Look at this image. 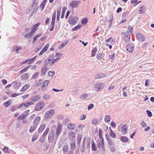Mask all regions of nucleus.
<instances>
[{"mask_svg":"<svg viewBox=\"0 0 154 154\" xmlns=\"http://www.w3.org/2000/svg\"><path fill=\"white\" fill-rule=\"evenodd\" d=\"M47 71V67L46 66H43L41 70V73L43 75H45Z\"/></svg>","mask_w":154,"mask_h":154,"instance_id":"nucleus-21","label":"nucleus"},{"mask_svg":"<svg viewBox=\"0 0 154 154\" xmlns=\"http://www.w3.org/2000/svg\"><path fill=\"white\" fill-rule=\"evenodd\" d=\"M143 7L141 6L140 8V10L139 11V13L140 14H142L144 12V11L143 10Z\"/></svg>","mask_w":154,"mask_h":154,"instance_id":"nucleus-63","label":"nucleus"},{"mask_svg":"<svg viewBox=\"0 0 154 154\" xmlns=\"http://www.w3.org/2000/svg\"><path fill=\"white\" fill-rule=\"evenodd\" d=\"M82 139V135L80 134H79L77 137V143L78 145H79Z\"/></svg>","mask_w":154,"mask_h":154,"instance_id":"nucleus-29","label":"nucleus"},{"mask_svg":"<svg viewBox=\"0 0 154 154\" xmlns=\"http://www.w3.org/2000/svg\"><path fill=\"white\" fill-rule=\"evenodd\" d=\"M54 113V110L51 109L49 111L46 112L45 114V117L46 119L50 118L52 116Z\"/></svg>","mask_w":154,"mask_h":154,"instance_id":"nucleus-6","label":"nucleus"},{"mask_svg":"<svg viewBox=\"0 0 154 154\" xmlns=\"http://www.w3.org/2000/svg\"><path fill=\"white\" fill-rule=\"evenodd\" d=\"M49 44H46L42 49L45 51H46L47 50L49 47Z\"/></svg>","mask_w":154,"mask_h":154,"instance_id":"nucleus-59","label":"nucleus"},{"mask_svg":"<svg viewBox=\"0 0 154 154\" xmlns=\"http://www.w3.org/2000/svg\"><path fill=\"white\" fill-rule=\"evenodd\" d=\"M55 74V72L54 71L51 70L48 72V75L50 77H53Z\"/></svg>","mask_w":154,"mask_h":154,"instance_id":"nucleus-45","label":"nucleus"},{"mask_svg":"<svg viewBox=\"0 0 154 154\" xmlns=\"http://www.w3.org/2000/svg\"><path fill=\"white\" fill-rule=\"evenodd\" d=\"M111 118L110 116L107 115L105 116L104 119V121L106 123L110 122Z\"/></svg>","mask_w":154,"mask_h":154,"instance_id":"nucleus-27","label":"nucleus"},{"mask_svg":"<svg viewBox=\"0 0 154 154\" xmlns=\"http://www.w3.org/2000/svg\"><path fill=\"white\" fill-rule=\"evenodd\" d=\"M128 127L126 125L124 124L121 128L122 131V134H125L127 133Z\"/></svg>","mask_w":154,"mask_h":154,"instance_id":"nucleus-13","label":"nucleus"},{"mask_svg":"<svg viewBox=\"0 0 154 154\" xmlns=\"http://www.w3.org/2000/svg\"><path fill=\"white\" fill-rule=\"evenodd\" d=\"M88 22V19L87 18H84L82 21V23L85 25Z\"/></svg>","mask_w":154,"mask_h":154,"instance_id":"nucleus-50","label":"nucleus"},{"mask_svg":"<svg viewBox=\"0 0 154 154\" xmlns=\"http://www.w3.org/2000/svg\"><path fill=\"white\" fill-rule=\"evenodd\" d=\"M106 76V75L104 73H101L96 75L95 76V78L96 79H101L105 77Z\"/></svg>","mask_w":154,"mask_h":154,"instance_id":"nucleus-23","label":"nucleus"},{"mask_svg":"<svg viewBox=\"0 0 154 154\" xmlns=\"http://www.w3.org/2000/svg\"><path fill=\"white\" fill-rule=\"evenodd\" d=\"M54 131H51L48 136V141L49 143H52L54 139Z\"/></svg>","mask_w":154,"mask_h":154,"instance_id":"nucleus-8","label":"nucleus"},{"mask_svg":"<svg viewBox=\"0 0 154 154\" xmlns=\"http://www.w3.org/2000/svg\"><path fill=\"white\" fill-rule=\"evenodd\" d=\"M120 140L123 142H127L128 141V139L126 137L122 136L120 137Z\"/></svg>","mask_w":154,"mask_h":154,"instance_id":"nucleus-28","label":"nucleus"},{"mask_svg":"<svg viewBox=\"0 0 154 154\" xmlns=\"http://www.w3.org/2000/svg\"><path fill=\"white\" fill-rule=\"evenodd\" d=\"M80 3V2L79 1L74 0L71 2L69 4V6L73 9L74 8H77Z\"/></svg>","mask_w":154,"mask_h":154,"instance_id":"nucleus-4","label":"nucleus"},{"mask_svg":"<svg viewBox=\"0 0 154 154\" xmlns=\"http://www.w3.org/2000/svg\"><path fill=\"white\" fill-rule=\"evenodd\" d=\"M88 96V94L87 93L82 94L80 97L81 99L84 100Z\"/></svg>","mask_w":154,"mask_h":154,"instance_id":"nucleus-25","label":"nucleus"},{"mask_svg":"<svg viewBox=\"0 0 154 154\" xmlns=\"http://www.w3.org/2000/svg\"><path fill=\"white\" fill-rule=\"evenodd\" d=\"M32 35L29 32V33L26 34L25 36V38L28 39L30 38L32 36Z\"/></svg>","mask_w":154,"mask_h":154,"instance_id":"nucleus-48","label":"nucleus"},{"mask_svg":"<svg viewBox=\"0 0 154 154\" xmlns=\"http://www.w3.org/2000/svg\"><path fill=\"white\" fill-rule=\"evenodd\" d=\"M66 8L65 7H63V9L62 11L61 15V18H63V17L64 15V13L65 11L66 10Z\"/></svg>","mask_w":154,"mask_h":154,"instance_id":"nucleus-40","label":"nucleus"},{"mask_svg":"<svg viewBox=\"0 0 154 154\" xmlns=\"http://www.w3.org/2000/svg\"><path fill=\"white\" fill-rule=\"evenodd\" d=\"M106 139L108 141L109 147L114 146L115 143L112 142V140L111 139H108L106 138Z\"/></svg>","mask_w":154,"mask_h":154,"instance_id":"nucleus-24","label":"nucleus"},{"mask_svg":"<svg viewBox=\"0 0 154 154\" xmlns=\"http://www.w3.org/2000/svg\"><path fill=\"white\" fill-rule=\"evenodd\" d=\"M86 118V116L84 115L83 114V115L80 116L79 120H85Z\"/></svg>","mask_w":154,"mask_h":154,"instance_id":"nucleus-61","label":"nucleus"},{"mask_svg":"<svg viewBox=\"0 0 154 154\" xmlns=\"http://www.w3.org/2000/svg\"><path fill=\"white\" fill-rule=\"evenodd\" d=\"M70 145V150H73L75 148V141H70L69 142Z\"/></svg>","mask_w":154,"mask_h":154,"instance_id":"nucleus-20","label":"nucleus"},{"mask_svg":"<svg viewBox=\"0 0 154 154\" xmlns=\"http://www.w3.org/2000/svg\"><path fill=\"white\" fill-rule=\"evenodd\" d=\"M29 112V110H27L26 111H25L23 113V114L26 117L28 115V114Z\"/></svg>","mask_w":154,"mask_h":154,"instance_id":"nucleus-60","label":"nucleus"},{"mask_svg":"<svg viewBox=\"0 0 154 154\" xmlns=\"http://www.w3.org/2000/svg\"><path fill=\"white\" fill-rule=\"evenodd\" d=\"M26 117L23 114L22 115H20V116H19L17 118V119L18 120H20L21 119L22 120L24 119Z\"/></svg>","mask_w":154,"mask_h":154,"instance_id":"nucleus-55","label":"nucleus"},{"mask_svg":"<svg viewBox=\"0 0 154 154\" xmlns=\"http://www.w3.org/2000/svg\"><path fill=\"white\" fill-rule=\"evenodd\" d=\"M40 98L39 95H37L32 97L30 98V101H36L39 100Z\"/></svg>","mask_w":154,"mask_h":154,"instance_id":"nucleus-17","label":"nucleus"},{"mask_svg":"<svg viewBox=\"0 0 154 154\" xmlns=\"http://www.w3.org/2000/svg\"><path fill=\"white\" fill-rule=\"evenodd\" d=\"M51 61V59H48V60H45V65H47Z\"/></svg>","mask_w":154,"mask_h":154,"instance_id":"nucleus-62","label":"nucleus"},{"mask_svg":"<svg viewBox=\"0 0 154 154\" xmlns=\"http://www.w3.org/2000/svg\"><path fill=\"white\" fill-rule=\"evenodd\" d=\"M41 119L40 117L38 116L36 117L33 123V125H35L38 126V125L39 124V122L40 120Z\"/></svg>","mask_w":154,"mask_h":154,"instance_id":"nucleus-14","label":"nucleus"},{"mask_svg":"<svg viewBox=\"0 0 154 154\" xmlns=\"http://www.w3.org/2000/svg\"><path fill=\"white\" fill-rule=\"evenodd\" d=\"M51 26L50 28V31H52L54 29L55 26V23H53V22H51Z\"/></svg>","mask_w":154,"mask_h":154,"instance_id":"nucleus-52","label":"nucleus"},{"mask_svg":"<svg viewBox=\"0 0 154 154\" xmlns=\"http://www.w3.org/2000/svg\"><path fill=\"white\" fill-rule=\"evenodd\" d=\"M91 148L93 151H96L97 150L93 140L91 141Z\"/></svg>","mask_w":154,"mask_h":154,"instance_id":"nucleus-34","label":"nucleus"},{"mask_svg":"<svg viewBox=\"0 0 154 154\" xmlns=\"http://www.w3.org/2000/svg\"><path fill=\"white\" fill-rule=\"evenodd\" d=\"M129 12L128 11H126L123 13L122 14V17L123 18H125L129 14Z\"/></svg>","mask_w":154,"mask_h":154,"instance_id":"nucleus-46","label":"nucleus"},{"mask_svg":"<svg viewBox=\"0 0 154 154\" xmlns=\"http://www.w3.org/2000/svg\"><path fill=\"white\" fill-rule=\"evenodd\" d=\"M68 41H67L66 42H65L64 43H62L61 45H60L59 47H58V48L59 49H61L63 47L65 46L68 43Z\"/></svg>","mask_w":154,"mask_h":154,"instance_id":"nucleus-54","label":"nucleus"},{"mask_svg":"<svg viewBox=\"0 0 154 154\" xmlns=\"http://www.w3.org/2000/svg\"><path fill=\"white\" fill-rule=\"evenodd\" d=\"M29 77V74H24L21 76L20 78L22 80H25L28 79Z\"/></svg>","mask_w":154,"mask_h":154,"instance_id":"nucleus-19","label":"nucleus"},{"mask_svg":"<svg viewBox=\"0 0 154 154\" xmlns=\"http://www.w3.org/2000/svg\"><path fill=\"white\" fill-rule=\"evenodd\" d=\"M22 47L20 46H17L15 47V51L17 54L19 53V51L21 49Z\"/></svg>","mask_w":154,"mask_h":154,"instance_id":"nucleus-41","label":"nucleus"},{"mask_svg":"<svg viewBox=\"0 0 154 154\" xmlns=\"http://www.w3.org/2000/svg\"><path fill=\"white\" fill-rule=\"evenodd\" d=\"M46 125L45 124L43 123L41 124L38 130V133H41L44 129Z\"/></svg>","mask_w":154,"mask_h":154,"instance_id":"nucleus-18","label":"nucleus"},{"mask_svg":"<svg viewBox=\"0 0 154 154\" xmlns=\"http://www.w3.org/2000/svg\"><path fill=\"white\" fill-rule=\"evenodd\" d=\"M68 137L70 140V141H75V133L73 132H69L68 133Z\"/></svg>","mask_w":154,"mask_h":154,"instance_id":"nucleus-7","label":"nucleus"},{"mask_svg":"<svg viewBox=\"0 0 154 154\" xmlns=\"http://www.w3.org/2000/svg\"><path fill=\"white\" fill-rule=\"evenodd\" d=\"M110 150L112 152H114L116 151V147L113 146H111L109 147Z\"/></svg>","mask_w":154,"mask_h":154,"instance_id":"nucleus-51","label":"nucleus"},{"mask_svg":"<svg viewBox=\"0 0 154 154\" xmlns=\"http://www.w3.org/2000/svg\"><path fill=\"white\" fill-rule=\"evenodd\" d=\"M122 34L124 35V39L125 42H128L130 41V35L128 32H123Z\"/></svg>","mask_w":154,"mask_h":154,"instance_id":"nucleus-3","label":"nucleus"},{"mask_svg":"<svg viewBox=\"0 0 154 154\" xmlns=\"http://www.w3.org/2000/svg\"><path fill=\"white\" fill-rule=\"evenodd\" d=\"M49 83L48 80H46L43 82L41 88L42 91H44L46 89Z\"/></svg>","mask_w":154,"mask_h":154,"instance_id":"nucleus-11","label":"nucleus"},{"mask_svg":"<svg viewBox=\"0 0 154 154\" xmlns=\"http://www.w3.org/2000/svg\"><path fill=\"white\" fill-rule=\"evenodd\" d=\"M101 147L102 149H103L104 151H105V149H104V141H103V138H101Z\"/></svg>","mask_w":154,"mask_h":154,"instance_id":"nucleus-58","label":"nucleus"},{"mask_svg":"<svg viewBox=\"0 0 154 154\" xmlns=\"http://www.w3.org/2000/svg\"><path fill=\"white\" fill-rule=\"evenodd\" d=\"M38 137V135L37 134H33V135L32 138V142H34L37 140Z\"/></svg>","mask_w":154,"mask_h":154,"instance_id":"nucleus-38","label":"nucleus"},{"mask_svg":"<svg viewBox=\"0 0 154 154\" xmlns=\"http://www.w3.org/2000/svg\"><path fill=\"white\" fill-rule=\"evenodd\" d=\"M82 26V25H78L77 26H76L75 27H74L72 28V30L73 31H75L76 30H77L80 28Z\"/></svg>","mask_w":154,"mask_h":154,"instance_id":"nucleus-36","label":"nucleus"},{"mask_svg":"<svg viewBox=\"0 0 154 154\" xmlns=\"http://www.w3.org/2000/svg\"><path fill=\"white\" fill-rule=\"evenodd\" d=\"M39 73V72H37L35 73L34 75H33L32 77V79H35L37 78L38 76Z\"/></svg>","mask_w":154,"mask_h":154,"instance_id":"nucleus-43","label":"nucleus"},{"mask_svg":"<svg viewBox=\"0 0 154 154\" xmlns=\"http://www.w3.org/2000/svg\"><path fill=\"white\" fill-rule=\"evenodd\" d=\"M97 50L96 48H94L91 51V56L92 57H93L95 56V53L97 51Z\"/></svg>","mask_w":154,"mask_h":154,"instance_id":"nucleus-32","label":"nucleus"},{"mask_svg":"<svg viewBox=\"0 0 154 154\" xmlns=\"http://www.w3.org/2000/svg\"><path fill=\"white\" fill-rule=\"evenodd\" d=\"M3 151L6 153H9V152L8 151V148L7 147H5L3 149Z\"/></svg>","mask_w":154,"mask_h":154,"instance_id":"nucleus-56","label":"nucleus"},{"mask_svg":"<svg viewBox=\"0 0 154 154\" xmlns=\"http://www.w3.org/2000/svg\"><path fill=\"white\" fill-rule=\"evenodd\" d=\"M56 15V11H55L52 15L51 22H53V23H55Z\"/></svg>","mask_w":154,"mask_h":154,"instance_id":"nucleus-39","label":"nucleus"},{"mask_svg":"<svg viewBox=\"0 0 154 154\" xmlns=\"http://www.w3.org/2000/svg\"><path fill=\"white\" fill-rule=\"evenodd\" d=\"M103 131L100 128H99V138L101 139L102 138V134Z\"/></svg>","mask_w":154,"mask_h":154,"instance_id":"nucleus-53","label":"nucleus"},{"mask_svg":"<svg viewBox=\"0 0 154 154\" xmlns=\"http://www.w3.org/2000/svg\"><path fill=\"white\" fill-rule=\"evenodd\" d=\"M140 125L143 128H144L146 127L147 125L146 123H144V121H142V122H141Z\"/></svg>","mask_w":154,"mask_h":154,"instance_id":"nucleus-64","label":"nucleus"},{"mask_svg":"<svg viewBox=\"0 0 154 154\" xmlns=\"http://www.w3.org/2000/svg\"><path fill=\"white\" fill-rule=\"evenodd\" d=\"M44 106L45 103L43 102H40L37 104L35 108V110L36 111L40 110L43 108Z\"/></svg>","mask_w":154,"mask_h":154,"instance_id":"nucleus-5","label":"nucleus"},{"mask_svg":"<svg viewBox=\"0 0 154 154\" xmlns=\"http://www.w3.org/2000/svg\"><path fill=\"white\" fill-rule=\"evenodd\" d=\"M127 50L129 52H132L134 48V45L132 43L128 44L126 47Z\"/></svg>","mask_w":154,"mask_h":154,"instance_id":"nucleus-9","label":"nucleus"},{"mask_svg":"<svg viewBox=\"0 0 154 154\" xmlns=\"http://www.w3.org/2000/svg\"><path fill=\"white\" fill-rule=\"evenodd\" d=\"M30 86V84H26L20 90V91L21 92H22L25 91L29 88Z\"/></svg>","mask_w":154,"mask_h":154,"instance_id":"nucleus-22","label":"nucleus"},{"mask_svg":"<svg viewBox=\"0 0 154 154\" xmlns=\"http://www.w3.org/2000/svg\"><path fill=\"white\" fill-rule=\"evenodd\" d=\"M34 4H35L34 3V2H33L32 5V6H31L29 8L28 10L26 12L27 13H29L32 10V8H33Z\"/></svg>","mask_w":154,"mask_h":154,"instance_id":"nucleus-57","label":"nucleus"},{"mask_svg":"<svg viewBox=\"0 0 154 154\" xmlns=\"http://www.w3.org/2000/svg\"><path fill=\"white\" fill-rule=\"evenodd\" d=\"M24 104V106L26 107H28L30 105H32L33 104V103L32 102H28L26 103H23Z\"/></svg>","mask_w":154,"mask_h":154,"instance_id":"nucleus-44","label":"nucleus"},{"mask_svg":"<svg viewBox=\"0 0 154 154\" xmlns=\"http://www.w3.org/2000/svg\"><path fill=\"white\" fill-rule=\"evenodd\" d=\"M30 66H31V65L25 67L24 68L22 69L20 71V73L21 74L25 72L26 71L28 70V69L29 68Z\"/></svg>","mask_w":154,"mask_h":154,"instance_id":"nucleus-31","label":"nucleus"},{"mask_svg":"<svg viewBox=\"0 0 154 154\" xmlns=\"http://www.w3.org/2000/svg\"><path fill=\"white\" fill-rule=\"evenodd\" d=\"M37 126L33 125L32 126H31L30 127V128L29 129V131L30 133H32L36 129Z\"/></svg>","mask_w":154,"mask_h":154,"instance_id":"nucleus-26","label":"nucleus"},{"mask_svg":"<svg viewBox=\"0 0 154 154\" xmlns=\"http://www.w3.org/2000/svg\"><path fill=\"white\" fill-rule=\"evenodd\" d=\"M96 58L99 60H101L102 58V53L100 52L97 55Z\"/></svg>","mask_w":154,"mask_h":154,"instance_id":"nucleus-35","label":"nucleus"},{"mask_svg":"<svg viewBox=\"0 0 154 154\" xmlns=\"http://www.w3.org/2000/svg\"><path fill=\"white\" fill-rule=\"evenodd\" d=\"M28 60V62L27 63V64H30L33 63L35 61V60L32 58L29 59Z\"/></svg>","mask_w":154,"mask_h":154,"instance_id":"nucleus-49","label":"nucleus"},{"mask_svg":"<svg viewBox=\"0 0 154 154\" xmlns=\"http://www.w3.org/2000/svg\"><path fill=\"white\" fill-rule=\"evenodd\" d=\"M61 8V6H60L57 8V21L59 20L60 18Z\"/></svg>","mask_w":154,"mask_h":154,"instance_id":"nucleus-15","label":"nucleus"},{"mask_svg":"<svg viewBox=\"0 0 154 154\" xmlns=\"http://www.w3.org/2000/svg\"><path fill=\"white\" fill-rule=\"evenodd\" d=\"M67 127L69 129L72 130L76 128V126L74 124L69 123L67 125Z\"/></svg>","mask_w":154,"mask_h":154,"instance_id":"nucleus-16","label":"nucleus"},{"mask_svg":"<svg viewBox=\"0 0 154 154\" xmlns=\"http://www.w3.org/2000/svg\"><path fill=\"white\" fill-rule=\"evenodd\" d=\"M60 59V57H59L53 60L51 62L50 65L52 66L55 63L57 62V61L59 60Z\"/></svg>","mask_w":154,"mask_h":154,"instance_id":"nucleus-37","label":"nucleus"},{"mask_svg":"<svg viewBox=\"0 0 154 154\" xmlns=\"http://www.w3.org/2000/svg\"><path fill=\"white\" fill-rule=\"evenodd\" d=\"M137 39L140 42H143L145 40V38L144 36L140 33L137 34L136 35Z\"/></svg>","mask_w":154,"mask_h":154,"instance_id":"nucleus-12","label":"nucleus"},{"mask_svg":"<svg viewBox=\"0 0 154 154\" xmlns=\"http://www.w3.org/2000/svg\"><path fill=\"white\" fill-rule=\"evenodd\" d=\"M69 23L70 24L75 25L77 22L78 18L75 16H70L69 18Z\"/></svg>","mask_w":154,"mask_h":154,"instance_id":"nucleus-2","label":"nucleus"},{"mask_svg":"<svg viewBox=\"0 0 154 154\" xmlns=\"http://www.w3.org/2000/svg\"><path fill=\"white\" fill-rule=\"evenodd\" d=\"M45 3L46 2L45 0H44L42 2V4L40 5V8L41 9V11H42L44 9L45 7Z\"/></svg>","mask_w":154,"mask_h":154,"instance_id":"nucleus-42","label":"nucleus"},{"mask_svg":"<svg viewBox=\"0 0 154 154\" xmlns=\"http://www.w3.org/2000/svg\"><path fill=\"white\" fill-rule=\"evenodd\" d=\"M62 126L60 124H59L56 129V137L57 138L61 133L62 130Z\"/></svg>","mask_w":154,"mask_h":154,"instance_id":"nucleus-10","label":"nucleus"},{"mask_svg":"<svg viewBox=\"0 0 154 154\" xmlns=\"http://www.w3.org/2000/svg\"><path fill=\"white\" fill-rule=\"evenodd\" d=\"M68 145H64L63 149V153H65L67 152L68 149Z\"/></svg>","mask_w":154,"mask_h":154,"instance_id":"nucleus-33","label":"nucleus"},{"mask_svg":"<svg viewBox=\"0 0 154 154\" xmlns=\"http://www.w3.org/2000/svg\"><path fill=\"white\" fill-rule=\"evenodd\" d=\"M11 101L9 100L5 103L4 106L5 107H7L11 105Z\"/></svg>","mask_w":154,"mask_h":154,"instance_id":"nucleus-47","label":"nucleus"},{"mask_svg":"<svg viewBox=\"0 0 154 154\" xmlns=\"http://www.w3.org/2000/svg\"><path fill=\"white\" fill-rule=\"evenodd\" d=\"M21 83L20 82H16L14 84L13 86V88L14 89H17L20 87Z\"/></svg>","mask_w":154,"mask_h":154,"instance_id":"nucleus-30","label":"nucleus"},{"mask_svg":"<svg viewBox=\"0 0 154 154\" xmlns=\"http://www.w3.org/2000/svg\"><path fill=\"white\" fill-rule=\"evenodd\" d=\"M94 90L96 91H101L103 88L104 85L102 83H98L94 85Z\"/></svg>","mask_w":154,"mask_h":154,"instance_id":"nucleus-1","label":"nucleus"}]
</instances>
